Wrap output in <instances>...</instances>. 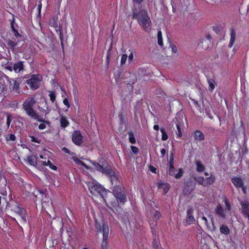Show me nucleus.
<instances>
[{"label": "nucleus", "mask_w": 249, "mask_h": 249, "mask_svg": "<svg viewBox=\"0 0 249 249\" xmlns=\"http://www.w3.org/2000/svg\"><path fill=\"white\" fill-rule=\"evenodd\" d=\"M133 18L137 20L138 23L144 31L147 33L150 32L152 22L146 10L141 9L140 11H138L136 9H134Z\"/></svg>", "instance_id": "1"}, {"label": "nucleus", "mask_w": 249, "mask_h": 249, "mask_svg": "<svg viewBox=\"0 0 249 249\" xmlns=\"http://www.w3.org/2000/svg\"><path fill=\"white\" fill-rule=\"evenodd\" d=\"M36 103V96L32 95L27 97L22 104V107L26 114L32 119L36 120L38 121L42 122L40 119V116L38 113L34 109V106Z\"/></svg>", "instance_id": "2"}, {"label": "nucleus", "mask_w": 249, "mask_h": 249, "mask_svg": "<svg viewBox=\"0 0 249 249\" xmlns=\"http://www.w3.org/2000/svg\"><path fill=\"white\" fill-rule=\"evenodd\" d=\"M96 228L98 231L102 232L103 237L101 244V249H108V244L107 243V239L109 234V228L108 225L106 223H96Z\"/></svg>", "instance_id": "3"}, {"label": "nucleus", "mask_w": 249, "mask_h": 249, "mask_svg": "<svg viewBox=\"0 0 249 249\" xmlns=\"http://www.w3.org/2000/svg\"><path fill=\"white\" fill-rule=\"evenodd\" d=\"M8 207L12 211L19 215L24 222H26V211L23 208L20 207L19 204L17 202H11L8 204Z\"/></svg>", "instance_id": "4"}, {"label": "nucleus", "mask_w": 249, "mask_h": 249, "mask_svg": "<svg viewBox=\"0 0 249 249\" xmlns=\"http://www.w3.org/2000/svg\"><path fill=\"white\" fill-rule=\"evenodd\" d=\"M89 189L92 194L100 195L105 200V197L107 195V191L100 184H94L93 183L89 185Z\"/></svg>", "instance_id": "5"}, {"label": "nucleus", "mask_w": 249, "mask_h": 249, "mask_svg": "<svg viewBox=\"0 0 249 249\" xmlns=\"http://www.w3.org/2000/svg\"><path fill=\"white\" fill-rule=\"evenodd\" d=\"M42 77L39 74H33L31 77L26 81L27 84L32 89H36L38 88Z\"/></svg>", "instance_id": "6"}, {"label": "nucleus", "mask_w": 249, "mask_h": 249, "mask_svg": "<svg viewBox=\"0 0 249 249\" xmlns=\"http://www.w3.org/2000/svg\"><path fill=\"white\" fill-rule=\"evenodd\" d=\"M72 142L77 146H82L84 142V137L79 130L73 131L71 136Z\"/></svg>", "instance_id": "7"}, {"label": "nucleus", "mask_w": 249, "mask_h": 249, "mask_svg": "<svg viewBox=\"0 0 249 249\" xmlns=\"http://www.w3.org/2000/svg\"><path fill=\"white\" fill-rule=\"evenodd\" d=\"M196 186V183L194 181L193 178H190L185 184L183 193L185 195H190L195 190Z\"/></svg>", "instance_id": "8"}, {"label": "nucleus", "mask_w": 249, "mask_h": 249, "mask_svg": "<svg viewBox=\"0 0 249 249\" xmlns=\"http://www.w3.org/2000/svg\"><path fill=\"white\" fill-rule=\"evenodd\" d=\"M92 164L94 168L97 171L106 174H110L111 173V170L108 167L104 168L103 166L96 162H93Z\"/></svg>", "instance_id": "9"}, {"label": "nucleus", "mask_w": 249, "mask_h": 249, "mask_svg": "<svg viewBox=\"0 0 249 249\" xmlns=\"http://www.w3.org/2000/svg\"><path fill=\"white\" fill-rule=\"evenodd\" d=\"M242 213L243 214L247 217L249 221V202L247 201H241Z\"/></svg>", "instance_id": "10"}, {"label": "nucleus", "mask_w": 249, "mask_h": 249, "mask_svg": "<svg viewBox=\"0 0 249 249\" xmlns=\"http://www.w3.org/2000/svg\"><path fill=\"white\" fill-rule=\"evenodd\" d=\"M231 180L233 185L237 189L243 186L244 184L243 179L239 177H234L231 178Z\"/></svg>", "instance_id": "11"}, {"label": "nucleus", "mask_w": 249, "mask_h": 249, "mask_svg": "<svg viewBox=\"0 0 249 249\" xmlns=\"http://www.w3.org/2000/svg\"><path fill=\"white\" fill-rule=\"evenodd\" d=\"M193 214V210L192 208L188 209L187 211V217L185 221L187 225H190L195 221V218Z\"/></svg>", "instance_id": "12"}, {"label": "nucleus", "mask_w": 249, "mask_h": 249, "mask_svg": "<svg viewBox=\"0 0 249 249\" xmlns=\"http://www.w3.org/2000/svg\"><path fill=\"white\" fill-rule=\"evenodd\" d=\"M226 209L224 210V209L222 208V207L220 204H219L218 206H217V207L215 209L216 214L217 215H218L219 216H220L223 218H226Z\"/></svg>", "instance_id": "13"}, {"label": "nucleus", "mask_w": 249, "mask_h": 249, "mask_svg": "<svg viewBox=\"0 0 249 249\" xmlns=\"http://www.w3.org/2000/svg\"><path fill=\"white\" fill-rule=\"evenodd\" d=\"M230 41L228 47L231 48L233 46L236 37V31L233 28L230 29Z\"/></svg>", "instance_id": "14"}, {"label": "nucleus", "mask_w": 249, "mask_h": 249, "mask_svg": "<svg viewBox=\"0 0 249 249\" xmlns=\"http://www.w3.org/2000/svg\"><path fill=\"white\" fill-rule=\"evenodd\" d=\"M211 42L210 39H205L203 38L200 42L199 43V45L203 48L205 50H207L210 47Z\"/></svg>", "instance_id": "15"}, {"label": "nucleus", "mask_w": 249, "mask_h": 249, "mask_svg": "<svg viewBox=\"0 0 249 249\" xmlns=\"http://www.w3.org/2000/svg\"><path fill=\"white\" fill-rule=\"evenodd\" d=\"M27 161L31 165L36 166L37 165V158L34 155L28 156L27 157Z\"/></svg>", "instance_id": "16"}, {"label": "nucleus", "mask_w": 249, "mask_h": 249, "mask_svg": "<svg viewBox=\"0 0 249 249\" xmlns=\"http://www.w3.org/2000/svg\"><path fill=\"white\" fill-rule=\"evenodd\" d=\"M215 180L214 175H211L210 177L205 179L204 186H208L213 184Z\"/></svg>", "instance_id": "17"}, {"label": "nucleus", "mask_w": 249, "mask_h": 249, "mask_svg": "<svg viewBox=\"0 0 249 249\" xmlns=\"http://www.w3.org/2000/svg\"><path fill=\"white\" fill-rule=\"evenodd\" d=\"M23 69V62L19 61L17 63L14 64L13 66V70L16 72H19Z\"/></svg>", "instance_id": "18"}, {"label": "nucleus", "mask_w": 249, "mask_h": 249, "mask_svg": "<svg viewBox=\"0 0 249 249\" xmlns=\"http://www.w3.org/2000/svg\"><path fill=\"white\" fill-rule=\"evenodd\" d=\"M195 163L196 166V170L197 172H202L205 170V167L200 160H197L195 161Z\"/></svg>", "instance_id": "19"}, {"label": "nucleus", "mask_w": 249, "mask_h": 249, "mask_svg": "<svg viewBox=\"0 0 249 249\" xmlns=\"http://www.w3.org/2000/svg\"><path fill=\"white\" fill-rule=\"evenodd\" d=\"M115 196L118 202H120L123 204H124L126 201V197L125 193H122L119 195H116Z\"/></svg>", "instance_id": "20"}, {"label": "nucleus", "mask_w": 249, "mask_h": 249, "mask_svg": "<svg viewBox=\"0 0 249 249\" xmlns=\"http://www.w3.org/2000/svg\"><path fill=\"white\" fill-rule=\"evenodd\" d=\"M10 89L16 91L18 90L19 88V83L15 80H12L10 81Z\"/></svg>", "instance_id": "21"}, {"label": "nucleus", "mask_w": 249, "mask_h": 249, "mask_svg": "<svg viewBox=\"0 0 249 249\" xmlns=\"http://www.w3.org/2000/svg\"><path fill=\"white\" fill-rule=\"evenodd\" d=\"M207 81L209 84V90L210 91H213L215 88V82L213 78H208Z\"/></svg>", "instance_id": "22"}, {"label": "nucleus", "mask_w": 249, "mask_h": 249, "mask_svg": "<svg viewBox=\"0 0 249 249\" xmlns=\"http://www.w3.org/2000/svg\"><path fill=\"white\" fill-rule=\"evenodd\" d=\"M194 136L195 140L198 141H202L204 139V135L199 130H196V131H195Z\"/></svg>", "instance_id": "23"}, {"label": "nucleus", "mask_w": 249, "mask_h": 249, "mask_svg": "<svg viewBox=\"0 0 249 249\" xmlns=\"http://www.w3.org/2000/svg\"><path fill=\"white\" fill-rule=\"evenodd\" d=\"M6 43L8 47L12 50H14L17 45V41L16 39L14 40L8 39L6 41Z\"/></svg>", "instance_id": "24"}, {"label": "nucleus", "mask_w": 249, "mask_h": 249, "mask_svg": "<svg viewBox=\"0 0 249 249\" xmlns=\"http://www.w3.org/2000/svg\"><path fill=\"white\" fill-rule=\"evenodd\" d=\"M220 231L222 234L228 235L230 233V229L227 225L223 224L220 228Z\"/></svg>", "instance_id": "25"}, {"label": "nucleus", "mask_w": 249, "mask_h": 249, "mask_svg": "<svg viewBox=\"0 0 249 249\" xmlns=\"http://www.w3.org/2000/svg\"><path fill=\"white\" fill-rule=\"evenodd\" d=\"M60 123L61 127L63 128L66 127L69 124V122L67 120L66 117H61L60 119Z\"/></svg>", "instance_id": "26"}, {"label": "nucleus", "mask_w": 249, "mask_h": 249, "mask_svg": "<svg viewBox=\"0 0 249 249\" xmlns=\"http://www.w3.org/2000/svg\"><path fill=\"white\" fill-rule=\"evenodd\" d=\"M153 249H156L157 248H161L160 244L158 238H157L156 236L153 238Z\"/></svg>", "instance_id": "27"}, {"label": "nucleus", "mask_w": 249, "mask_h": 249, "mask_svg": "<svg viewBox=\"0 0 249 249\" xmlns=\"http://www.w3.org/2000/svg\"><path fill=\"white\" fill-rule=\"evenodd\" d=\"M125 193L122 188L119 187L118 185H116L114 186V189L113 190V193L115 196L119 195V194H121L122 193Z\"/></svg>", "instance_id": "28"}, {"label": "nucleus", "mask_w": 249, "mask_h": 249, "mask_svg": "<svg viewBox=\"0 0 249 249\" xmlns=\"http://www.w3.org/2000/svg\"><path fill=\"white\" fill-rule=\"evenodd\" d=\"M193 179L196 183L197 182L199 184L202 185L204 186L205 179L203 177H195L194 178H193Z\"/></svg>", "instance_id": "29"}, {"label": "nucleus", "mask_w": 249, "mask_h": 249, "mask_svg": "<svg viewBox=\"0 0 249 249\" xmlns=\"http://www.w3.org/2000/svg\"><path fill=\"white\" fill-rule=\"evenodd\" d=\"M110 176V180L112 182V184H115L116 186L117 185V183L118 182L117 178L114 175V173L111 171V173L110 174H108Z\"/></svg>", "instance_id": "30"}, {"label": "nucleus", "mask_w": 249, "mask_h": 249, "mask_svg": "<svg viewBox=\"0 0 249 249\" xmlns=\"http://www.w3.org/2000/svg\"><path fill=\"white\" fill-rule=\"evenodd\" d=\"M73 160L78 164H80L84 166L86 169H89L88 166L82 160H80L76 157H72Z\"/></svg>", "instance_id": "31"}, {"label": "nucleus", "mask_w": 249, "mask_h": 249, "mask_svg": "<svg viewBox=\"0 0 249 249\" xmlns=\"http://www.w3.org/2000/svg\"><path fill=\"white\" fill-rule=\"evenodd\" d=\"M158 43L160 46H163L162 33L160 31H159L158 32Z\"/></svg>", "instance_id": "32"}, {"label": "nucleus", "mask_w": 249, "mask_h": 249, "mask_svg": "<svg viewBox=\"0 0 249 249\" xmlns=\"http://www.w3.org/2000/svg\"><path fill=\"white\" fill-rule=\"evenodd\" d=\"M160 131H161V133H162V137H161L162 140V141L167 140L168 138V136L165 131V129L164 128L161 127L160 128Z\"/></svg>", "instance_id": "33"}, {"label": "nucleus", "mask_w": 249, "mask_h": 249, "mask_svg": "<svg viewBox=\"0 0 249 249\" xmlns=\"http://www.w3.org/2000/svg\"><path fill=\"white\" fill-rule=\"evenodd\" d=\"M50 203V199L48 198L46 196H45V198H42V205L43 207H45L47 206V205L49 206Z\"/></svg>", "instance_id": "34"}, {"label": "nucleus", "mask_w": 249, "mask_h": 249, "mask_svg": "<svg viewBox=\"0 0 249 249\" xmlns=\"http://www.w3.org/2000/svg\"><path fill=\"white\" fill-rule=\"evenodd\" d=\"M129 140L131 143H135L136 142V140L134 137V135L132 131L128 132Z\"/></svg>", "instance_id": "35"}, {"label": "nucleus", "mask_w": 249, "mask_h": 249, "mask_svg": "<svg viewBox=\"0 0 249 249\" xmlns=\"http://www.w3.org/2000/svg\"><path fill=\"white\" fill-rule=\"evenodd\" d=\"M183 173V170L182 169H179L178 173L175 174L174 176L176 178H180L182 176Z\"/></svg>", "instance_id": "36"}, {"label": "nucleus", "mask_w": 249, "mask_h": 249, "mask_svg": "<svg viewBox=\"0 0 249 249\" xmlns=\"http://www.w3.org/2000/svg\"><path fill=\"white\" fill-rule=\"evenodd\" d=\"M5 139L7 141H14L16 140V137L14 134H11L8 136H6Z\"/></svg>", "instance_id": "37"}, {"label": "nucleus", "mask_w": 249, "mask_h": 249, "mask_svg": "<svg viewBox=\"0 0 249 249\" xmlns=\"http://www.w3.org/2000/svg\"><path fill=\"white\" fill-rule=\"evenodd\" d=\"M50 100L53 103L55 100L56 94L54 92H50L49 94Z\"/></svg>", "instance_id": "38"}, {"label": "nucleus", "mask_w": 249, "mask_h": 249, "mask_svg": "<svg viewBox=\"0 0 249 249\" xmlns=\"http://www.w3.org/2000/svg\"><path fill=\"white\" fill-rule=\"evenodd\" d=\"M47 165H48L50 168L52 169L53 170H56L57 167L56 166L54 165L53 163L51 162L50 160H47Z\"/></svg>", "instance_id": "39"}, {"label": "nucleus", "mask_w": 249, "mask_h": 249, "mask_svg": "<svg viewBox=\"0 0 249 249\" xmlns=\"http://www.w3.org/2000/svg\"><path fill=\"white\" fill-rule=\"evenodd\" d=\"M127 58V55L126 54H123L121 57V64L123 65L125 64L126 59Z\"/></svg>", "instance_id": "40"}, {"label": "nucleus", "mask_w": 249, "mask_h": 249, "mask_svg": "<svg viewBox=\"0 0 249 249\" xmlns=\"http://www.w3.org/2000/svg\"><path fill=\"white\" fill-rule=\"evenodd\" d=\"M175 174V169L174 167H169V174L171 176H174Z\"/></svg>", "instance_id": "41"}, {"label": "nucleus", "mask_w": 249, "mask_h": 249, "mask_svg": "<svg viewBox=\"0 0 249 249\" xmlns=\"http://www.w3.org/2000/svg\"><path fill=\"white\" fill-rule=\"evenodd\" d=\"M161 217L160 213L158 211H156L154 214V217L156 220H159Z\"/></svg>", "instance_id": "42"}, {"label": "nucleus", "mask_w": 249, "mask_h": 249, "mask_svg": "<svg viewBox=\"0 0 249 249\" xmlns=\"http://www.w3.org/2000/svg\"><path fill=\"white\" fill-rule=\"evenodd\" d=\"M174 157H173V153H172L169 161V167H174Z\"/></svg>", "instance_id": "43"}, {"label": "nucleus", "mask_w": 249, "mask_h": 249, "mask_svg": "<svg viewBox=\"0 0 249 249\" xmlns=\"http://www.w3.org/2000/svg\"><path fill=\"white\" fill-rule=\"evenodd\" d=\"M225 203L226 206V209L228 210V211L231 210V205L229 201L227 199L225 200Z\"/></svg>", "instance_id": "44"}, {"label": "nucleus", "mask_w": 249, "mask_h": 249, "mask_svg": "<svg viewBox=\"0 0 249 249\" xmlns=\"http://www.w3.org/2000/svg\"><path fill=\"white\" fill-rule=\"evenodd\" d=\"M212 5H218L219 4L221 0H209Z\"/></svg>", "instance_id": "45"}, {"label": "nucleus", "mask_w": 249, "mask_h": 249, "mask_svg": "<svg viewBox=\"0 0 249 249\" xmlns=\"http://www.w3.org/2000/svg\"><path fill=\"white\" fill-rule=\"evenodd\" d=\"M12 119H11L10 116L8 115L7 116V121H6V124L8 127L9 126L10 123L11 122Z\"/></svg>", "instance_id": "46"}, {"label": "nucleus", "mask_w": 249, "mask_h": 249, "mask_svg": "<svg viewBox=\"0 0 249 249\" xmlns=\"http://www.w3.org/2000/svg\"><path fill=\"white\" fill-rule=\"evenodd\" d=\"M177 128L178 130V133L177 134V135L180 137L182 136V134L180 130V128L178 124H177Z\"/></svg>", "instance_id": "47"}, {"label": "nucleus", "mask_w": 249, "mask_h": 249, "mask_svg": "<svg viewBox=\"0 0 249 249\" xmlns=\"http://www.w3.org/2000/svg\"><path fill=\"white\" fill-rule=\"evenodd\" d=\"M131 148L134 153L137 154L138 152V148L137 147L134 146H131Z\"/></svg>", "instance_id": "48"}, {"label": "nucleus", "mask_w": 249, "mask_h": 249, "mask_svg": "<svg viewBox=\"0 0 249 249\" xmlns=\"http://www.w3.org/2000/svg\"><path fill=\"white\" fill-rule=\"evenodd\" d=\"M31 141L32 142H36L37 143H40V141H38L36 137H35L34 136H31Z\"/></svg>", "instance_id": "49"}, {"label": "nucleus", "mask_w": 249, "mask_h": 249, "mask_svg": "<svg viewBox=\"0 0 249 249\" xmlns=\"http://www.w3.org/2000/svg\"><path fill=\"white\" fill-rule=\"evenodd\" d=\"M63 103L65 105H66L68 108L70 107V105L69 103V101L67 99L65 98L63 101Z\"/></svg>", "instance_id": "50"}, {"label": "nucleus", "mask_w": 249, "mask_h": 249, "mask_svg": "<svg viewBox=\"0 0 249 249\" xmlns=\"http://www.w3.org/2000/svg\"><path fill=\"white\" fill-rule=\"evenodd\" d=\"M45 127H46V124H45V123L40 124L38 126L39 129H41V130L45 129Z\"/></svg>", "instance_id": "51"}, {"label": "nucleus", "mask_w": 249, "mask_h": 249, "mask_svg": "<svg viewBox=\"0 0 249 249\" xmlns=\"http://www.w3.org/2000/svg\"><path fill=\"white\" fill-rule=\"evenodd\" d=\"M62 150L63 152H64L66 153L70 154V150L67 148H66L65 147H64L63 148H62Z\"/></svg>", "instance_id": "52"}, {"label": "nucleus", "mask_w": 249, "mask_h": 249, "mask_svg": "<svg viewBox=\"0 0 249 249\" xmlns=\"http://www.w3.org/2000/svg\"><path fill=\"white\" fill-rule=\"evenodd\" d=\"M0 83L2 85V89H5V87H4V85H3V84L4 83V79L3 78H0Z\"/></svg>", "instance_id": "53"}, {"label": "nucleus", "mask_w": 249, "mask_h": 249, "mask_svg": "<svg viewBox=\"0 0 249 249\" xmlns=\"http://www.w3.org/2000/svg\"><path fill=\"white\" fill-rule=\"evenodd\" d=\"M128 61L131 62L133 60V56L132 53H131L128 56Z\"/></svg>", "instance_id": "54"}, {"label": "nucleus", "mask_w": 249, "mask_h": 249, "mask_svg": "<svg viewBox=\"0 0 249 249\" xmlns=\"http://www.w3.org/2000/svg\"><path fill=\"white\" fill-rule=\"evenodd\" d=\"M202 219L204 221L205 224L208 227V221L207 218L205 216L202 217Z\"/></svg>", "instance_id": "55"}, {"label": "nucleus", "mask_w": 249, "mask_h": 249, "mask_svg": "<svg viewBox=\"0 0 249 249\" xmlns=\"http://www.w3.org/2000/svg\"><path fill=\"white\" fill-rule=\"evenodd\" d=\"M172 51L174 53H176L177 52V48L176 46L173 45L172 46Z\"/></svg>", "instance_id": "56"}, {"label": "nucleus", "mask_w": 249, "mask_h": 249, "mask_svg": "<svg viewBox=\"0 0 249 249\" xmlns=\"http://www.w3.org/2000/svg\"><path fill=\"white\" fill-rule=\"evenodd\" d=\"M162 157H163L166 154V150L164 148L162 149L160 151Z\"/></svg>", "instance_id": "57"}, {"label": "nucleus", "mask_w": 249, "mask_h": 249, "mask_svg": "<svg viewBox=\"0 0 249 249\" xmlns=\"http://www.w3.org/2000/svg\"><path fill=\"white\" fill-rule=\"evenodd\" d=\"M5 69L6 70H9L10 71H12L13 70V67H12V66H5Z\"/></svg>", "instance_id": "58"}, {"label": "nucleus", "mask_w": 249, "mask_h": 249, "mask_svg": "<svg viewBox=\"0 0 249 249\" xmlns=\"http://www.w3.org/2000/svg\"><path fill=\"white\" fill-rule=\"evenodd\" d=\"M241 189H242V190L243 191V192L246 194L247 192H246V190H247V188L246 186H244V184L243 185V186H242L240 187Z\"/></svg>", "instance_id": "59"}, {"label": "nucleus", "mask_w": 249, "mask_h": 249, "mask_svg": "<svg viewBox=\"0 0 249 249\" xmlns=\"http://www.w3.org/2000/svg\"><path fill=\"white\" fill-rule=\"evenodd\" d=\"M14 36L16 38H17L18 37H20L21 36L18 33V30L16 31L15 32H14Z\"/></svg>", "instance_id": "60"}, {"label": "nucleus", "mask_w": 249, "mask_h": 249, "mask_svg": "<svg viewBox=\"0 0 249 249\" xmlns=\"http://www.w3.org/2000/svg\"><path fill=\"white\" fill-rule=\"evenodd\" d=\"M53 19L54 20L53 23H52L53 26H57V24L56 22L57 18H55V17H53Z\"/></svg>", "instance_id": "61"}, {"label": "nucleus", "mask_w": 249, "mask_h": 249, "mask_svg": "<svg viewBox=\"0 0 249 249\" xmlns=\"http://www.w3.org/2000/svg\"><path fill=\"white\" fill-rule=\"evenodd\" d=\"M133 0L138 4L141 3L143 1V0Z\"/></svg>", "instance_id": "62"}, {"label": "nucleus", "mask_w": 249, "mask_h": 249, "mask_svg": "<svg viewBox=\"0 0 249 249\" xmlns=\"http://www.w3.org/2000/svg\"><path fill=\"white\" fill-rule=\"evenodd\" d=\"M154 129L156 130H158L159 129V126L158 125H154Z\"/></svg>", "instance_id": "63"}, {"label": "nucleus", "mask_w": 249, "mask_h": 249, "mask_svg": "<svg viewBox=\"0 0 249 249\" xmlns=\"http://www.w3.org/2000/svg\"><path fill=\"white\" fill-rule=\"evenodd\" d=\"M207 114L210 118L213 119V116L209 112H207Z\"/></svg>", "instance_id": "64"}]
</instances>
